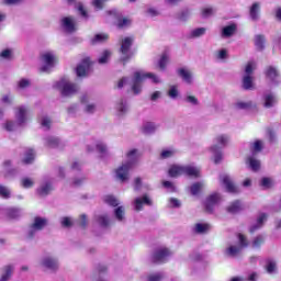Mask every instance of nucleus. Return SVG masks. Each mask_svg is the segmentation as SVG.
Returning a JSON list of instances; mask_svg holds the SVG:
<instances>
[{
  "mask_svg": "<svg viewBox=\"0 0 281 281\" xmlns=\"http://www.w3.org/2000/svg\"><path fill=\"white\" fill-rule=\"evenodd\" d=\"M0 196H2V199H10V189H8V187L0 186Z\"/></svg>",
  "mask_w": 281,
  "mask_h": 281,
  "instance_id": "obj_56",
  "label": "nucleus"
},
{
  "mask_svg": "<svg viewBox=\"0 0 281 281\" xmlns=\"http://www.w3.org/2000/svg\"><path fill=\"white\" fill-rule=\"evenodd\" d=\"M89 71H91V59L85 58L76 68V74L78 78H85L89 76Z\"/></svg>",
  "mask_w": 281,
  "mask_h": 281,
  "instance_id": "obj_13",
  "label": "nucleus"
},
{
  "mask_svg": "<svg viewBox=\"0 0 281 281\" xmlns=\"http://www.w3.org/2000/svg\"><path fill=\"white\" fill-rule=\"evenodd\" d=\"M139 157V150L137 149H131L126 153V161L115 169V177L119 181L122 183H124V181H128L130 172L135 168V166H137Z\"/></svg>",
  "mask_w": 281,
  "mask_h": 281,
  "instance_id": "obj_1",
  "label": "nucleus"
},
{
  "mask_svg": "<svg viewBox=\"0 0 281 281\" xmlns=\"http://www.w3.org/2000/svg\"><path fill=\"white\" fill-rule=\"evenodd\" d=\"M214 142L215 144L210 148V153L213 155L214 164H221L223 160V151L221 149L229 144V136L227 134H220L215 137Z\"/></svg>",
  "mask_w": 281,
  "mask_h": 281,
  "instance_id": "obj_3",
  "label": "nucleus"
},
{
  "mask_svg": "<svg viewBox=\"0 0 281 281\" xmlns=\"http://www.w3.org/2000/svg\"><path fill=\"white\" fill-rule=\"evenodd\" d=\"M216 12V10H214V8H204L202 10V16L204 19H207L209 16H212V14H214Z\"/></svg>",
  "mask_w": 281,
  "mask_h": 281,
  "instance_id": "obj_57",
  "label": "nucleus"
},
{
  "mask_svg": "<svg viewBox=\"0 0 281 281\" xmlns=\"http://www.w3.org/2000/svg\"><path fill=\"white\" fill-rule=\"evenodd\" d=\"M95 149L98 153L104 154L106 153V144L103 142H97L95 144L87 145L88 153H93Z\"/></svg>",
  "mask_w": 281,
  "mask_h": 281,
  "instance_id": "obj_19",
  "label": "nucleus"
},
{
  "mask_svg": "<svg viewBox=\"0 0 281 281\" xmlns=\"http://www.w3.org/2000/svg\"><path fill=\"white\" fill-rule=\"evenodd\" d=\"M59 144V140L57 137H54V136H49L47 138H45V145L48 147V148H56Z\"/></svg>",
  "mask_w": 281,
  "mask_h": 281,
  "instance_id": "obj_37",
  "label": "nucleus"
},
{
  "mask_svg": "<svg viewBox=\"0 0 281 281\" xmlns=\"http://www.w3.org/2000/svg\"><path fill=\"white\" fill-rule=\"evenodd\" d=\"M259 14H260V3L255 2L250 8V19L252 21H258Z\"/></svg>",
  "mask_w": 281,
  "mask_h": 281,
  "instance_id": "obj_29",
  "label": "nucleus"
},
{
  "mask_svg": "<svg viewBox=\"0 0 281 281\" xmlns=\"http://www.w3.org/2000/svg\"><path fill=\"white\" fill-rule=\"evenodd\" d=\"M175 155H177L175 148H166L160 153V159H170V157H175Z\"/></svg>",
  "mask_w": 281,
  "mask_h": 281,
  "instance_id": "obj_32",
  "label": "nucleus"
},
{
  "mask_svg": "<svg viewBox=\"0 0 281 281\" xmlns=\"http://www.w3.org/2000/svg\"><path fill=\"white\" fill-rule=\"evenodd\" d=\"M227 58V50L226 49H221L216 54V59L217 60H225Z\"/></svg>",
  "mask_w": 281,
  "mask_h": 281,
  "instance_id": "obj_64",
  "label": "nucleus"
},
{
  "mask_svg": "<svg viewBox=\"0 0 281 281\" xmlns=\"http://www.w3.org/2000/svg\"><path fill=\"white\" fill-rule=\"evenodd\" d=\"M276 102H277L276 95L266 94V97H265V106H266V109H271V106H273V104H276Z\"/></svg>",
  "mask_w": 281,
  "mask_h": 281,
  "instance_id": "obj_40",
  "label": "nucleus"
},
{
  "mask_svg": "<svg viewBox=\"0 0 281 281\" xmlns=\"http://www.w3.org/2000/svg\"><path fill=\"white\" fill-rule=\"evenodd\" d=\"M54 89H57L58 91H60L61 95L68 98L69 95L78 93L80 87L69 81L68 78H61L59 81L54 83Z\"/></svg>",
  "mask_w": 281,
  "mask_h": 281,
  "instance_id": "obj_4",
  "label": "nucleus"
},
{
  "mask_svg": "<svg viewBox=\"0 0 281 281\" xmlns=\"http://www.w3.org/2000/svg\"><path fill=\"white\" fill-rule=\"evenodd\" d=\"M203 182H196L191 186V194L196 195L201 190H203Z\"/></svg>",
  "mask_w": 281,
  "mask_h": 281,
  "instance_id": "obj_47",
  "label": "nucleus"
},
{
  "mask_svg": "<svg viewBox=\"0 0 281 281\" xmlns=\"http://www.w3.org/2000/svg\"><path fill=\"white\" fill-rule=\"evenodd\" d=\"M168 63H170V55H168L167 53H164L158 59L157 66L161 71H165Z\"/></svg>",
  "mask_w": 281,
  "mask_h": 281,
  "instance_id": "obj_28",
  "label": "nucleus"
},
{
  "mask_svg": "<svg viewBox=\"0 0 281 281\" xmlns=\"http://www.w3.org/2000/svg\"><path fill=\"white\" fill-rule=\"evenodd\" d=\"M116 25L120 29L128 27V25H131V20L127 19V18H120V16H117Z\"/></svg>",
  "mask_w": 281,
  "mask_h": 281,
  "instance_id": "obj_45",
  "label": "nucleus"
},
{
  "mask_svg": "<svg viewBox=\"0 0 281 281\" xmlns=\"http://www.w3.org/2000/svg\"><path fill=\"white\" fill-rule=\"evenodd\" d=\"M133 37H124L121 41V60H123V63H126V60H128V58H131V56H133V54H131V47L133 45Z\"/></svg>",
  "mask_w": 281,
  "mask_h": 281,
  "instance_id": "obj_10",
  "label": "nucleus"
},
{
  "mask_svg": "<svg viewBox=\"0 0 281 281\" xmlns=\"http://www.w3.org/2000/svg\"><path fill=\"white\" fill-rule=\"evenodd\" d=\"M169 207H181V201L176 198L169 199Z\"/></svg>",
  "mask_w": 281,
  "mask_h": 281,
  "instance_id": "obj_63",
  "label": "nucleus"
},
{
  "mask_svg": "<svg viewBox=\"0 0 281 281\" xmlns=\"http://www.w3.org/2000/svg\"><path fill=\"white\" fill-rule=\"evenodd\" d=\"M156 131L157 124L153 122L144 123L142 126V133H144V135H153V133H155Z\"/></svg>",
  "mask_w": 281,
  "mask_h": 281,
  "instance_id": "obj_22",
  "label": "nucleus"
},
{
  "mask_svg": "<svg viewBox=\"0 0 281 281\" xmlns=\"http://www.w3.org/2000/svg\"><path fill=\"white\" fill-rule=\"evenodd\" d=\"M167 94L172 100L177 99L179 97V90L177 89V86H170Z\"/></svg>",
  "mask_w": 281,
  "mask_h": 281,
  "instance_id": "obj_48",
  "label": "nucleus"
},
{
  "mask_svg": "<svg viewBox=\"0 0 281 281\" xmlns=\"http://www.w3.org/2000/svg\"><path fill=\"white\" fill-rule=\"evenodd\" d=\"M116 111H119L120 115H123V113H126V111H128V104L126 103V100H119V102L116 103Z\"/></svg>",
  "mask_w": 281,
  "mask_h": 281,
  "instance_id": "obj_31",
  "label": "nucleus"
},
{
  "mask_svg": "<svg viewBox=\"0 0 281 281\" xmlns=\"http://www.w3.org/2000/svg\"><path fill=\"white\" fill-rule=\"evenodd\" d=\"M263 243H265V237H263L262 235L257 236V237L252 240V247H254V249H258V247H260Z\"/></svg>",
  "mask_w": 281,
  "mask_h": 281,
  "instance_id": "obj_53",
  "label": "nucleus"
},
{
  "mask_svg": "<svg viewBox=\"0 0 281 281\" xmlns=\"http://www.w3.org/2000/svg\"><path fill=\"white\" fill-rule=\"evenodd\" d=\"M0 58H3L4 60H10L12 58V50L11 49H4L0 53Z\"/></svg>",
  "mask_w": 281,
  "mask_h": 281,
  "instance_id": "obj_61",
  "label": "nucleus"
},
{
  "mask_svg": "<svg viewBox=\"0 0 281 281\" xmlns=\"http://www.w3.org/2000/svg\"><path fill=\"white\" fill-rule=\"evenodd\" d=\"M276 269H277L276 261L268 260L266 265L267 273H276Z\"/></svg>",
  "mask_w": 281,
  "mask_h": 281,
  "instance_id": "obj_49",
  "label": "nucleus"
},
{
  "mask_svg": "<svg viewBox=\"0 0 281 281\" xmlns=\"http://www.w3.org/2000/svg\"><path fill=\"white\" fill-rule=\"evenodd\" d=\"M56 54L52 50H46L42 53L41 55V67L40 71L43 74H47L48 71H52L54 67H56Z\"/></svg>",
  "mask_w": 281,
  "mask_h": 281,
  "instance_id": "obj_6",
  "label": "nucleus"
},
{
  "mask_svg": "<svg viewBox=\"0 0 281 281\" xmlns=\"http://www.w3.org/2000/svg\"><path fill=\"white\" fill-rule=\"evenodd\" d=\"M267 221V214L260 213L259 216L257 217V223L250 227V233L254 234L256 229H260L262 225H265Z\"/></svg>",
  "mask_w": 281,
  "mask_h": 281,
  "instance_id": "obj_23",
  "label": "nucleus"
},
{
  "mask_svg": "<svg viewBox=\"0 0 281 281\" xmlns=\"http://www.w3.org/2000/svg\"><path fill=\"white\" fill-rule=\"evenodd\" d=\"M266 76L271 80V82H278V78H280V72H278V69L276 67L270 66L266 70Z\"/></svg>",
  "mask_w": 281,
  "mask_h": 281,
  "instance_id": "obj_21",
  "label": "nucleus"
},
{
  "mask_svg": "<svg viewBox=\"0 0 281 281\" xmlns=\"http://www.w3.org/2000/svg\"><path fill=\"white\" fill-rule=\"evenodd\" d=\"M255 46L259 50L265 49V36H262V35L255 36Z\"/></svg>",
  "mask_w": 281,
  "mask_h": 281,
  "instance_id": "obj_43",
  "label": "nucleus"
},
{
  "mask_svg": "<svg viewBox=\"0 0 281 281\" xmlns=\"http://www.w3.org/2000/svg\"><path fill=\"white\" fill-rule=\"evenodd\" d=\"M161 280H164V273L161 272H156L148 276V281H161Z\"/></svg>",
  "mask_w": 281,
  "mask_h": 281,
  "instance_id": "obj_54",
  "label": "nucleus"
},
{
  "mask_svg": "<svg viewBox=\"0 0 281 281\" xmlns=\"http://www.w3.org/2000/svg\"><path fill=\"white\" fill-rule=\"evenodd\" d=\"M105 41H109V35L99 33L92 38V45H97V43H104Z\"/></svg>",
  "mask_w": 281,
  "mask_h": 281,
  "instance_id": "obj_39",
  "label": "nucleus"
},
{
  "mask_svg": "<svg viewBox=\"0 0 281 281\" xmlns=\"http://www.w3.org/2000/svg\"><path fill=\"white\" fill-rule=\"evenodd\" d=\"M125 214H126V210L124 209V206H119L114 210V216L116 221H120V222L124 221Z\"/></svg>",
  "mask_w": 281,
  "mask_h": 281,
  "instance_id": "obj_33",
  "label": "nucleus"
},
{
  "mask_svg": "<svg viewBox=\"0 0 281 281\" xmlns=\"http://www.w3.org/2000/svg\"><path fill=\"white\" fill-rule=\"evenodd\" d=\"M218 203H221V194L218 193L211 194L205 202V207L207 212H212V210H214V206L218 205Z\"/></svg>",
  "mask_w": 281,
  "mask_h": 281,
  "instance_id": "obj_17",
  "label": "nucleus"
},
{
  "mask_svg": "<svg viewBox=\"0 0 281 281\" xmlns=\"http://www.w3.org/2000/svg\"><path fill=\"white\" fill-rule=\"evenodd\" d=\"M148 78H149V80H151V82H154V85H159V82H161V79L159 78V76H157L153 72H146L144 70H136L133 74L130 85L132 87V91H133L134 95H139V93H142V89L144 87V81Z\"/></svg>",
  "mask_w": 281,
  "mask_h": 281,
  "instance_id": "obj_2",
  "label": "nucleus"
},
{
  "mask_svg": "<svg viewBox=\"0 0 281 281\" xmlns=\"http://www.w3.org/2000/svg\"><path fill=\"white\" fill-rule=\"evenodd\" d=\"M21 186L22 188H26V189L34 188V180L31 178H23L21 180Z\"/></svg>",
  "mask_w": 281,
  "mask_h": 281,
  "instance_id": "obj_50",
  "label": "nucleus"
},
{
  "mask_svg": "<svg viewBox=\"0 0 281 281\" xmlns=\"http://www.w3.org/2000/svg\"><path fill=\"white\" fill-rule=\"evenodd\" d=\"M34 149H26L24 158H23V162L24 164H32V161H34Z\"/></svg>",
  "mask_w": 281,
  "mask_h": 281,
  "instance_id": "obj_42",
  "label": "nucleus"
},
{
  "mask_svg": "<svg viewBox=\"0 0 281 281\" xmlns=\"http://www.w3.org/2000/svg\"><path fill=\"white\" fill-rule=\"evenodd\" d=\"M254 71H256V61H249L245 67V75L243 77V89L246 91L256 89L254 85Z\"/></svg>",
  "mask_w": 281,
  "mask_h": 281,
  "instance_id": "obj_7",
  "label": "nucleus"
},
{
  "mask_svg": "<svg viewBox=\"0 0 281 281\" xmlns=\"http://www.w3.org/2000/svg\"><path fill=\"white\" fill-rule=\"evenodd\" d=\"M186 102H188L189 104H192L193 106H196L199 104V99H196V97L194 95H188L186 98Z\"/></svg>",
  "mask_w": 281,
  "mask_h": 281,
  "instance_id": "obj_62",
  "label": "nucleus"
},
{
  "mask_svg": "<svg viewBox=\"0 0 281 281\" xmlns=\"http://www.w3.org/2000/svg\"><path fill=\"white\" fill-rule=\"evenodd\" d=\"M47 226V218L45 217H35L33 224L29 226L27 229V238H34L37 232L45 228Z\"/></svg>",
  "mask_w": 281,
  "mask_h": 281,
  "instance_id": "obj_9",
  "label": "nucleus"
},
{
  "mask_svg": "<svg viewBox=\"0 0 281 281\" xmlns=\"http://www.w3.org/2000/svg\"><path fill=\"white\" fill-rule=\"evenodd\" d=\"M263 146H265V144L262 143V140H255L251 144L252 155H256V154L260 153V150H262Z\"/></svg>",
  "mask_w": 281,
  "mask_h": 281,
  "instance_id": "obj_41",
  "label": "nucleus"
},
{
  "mask_svg": "<svg viewBox=\"0 0 281 281\" xmlns=\"http://www.w3.org/2000/svg\"><path fill=\"white\" fill-rule=\"evenodd\" d=\"M8 215L10 216V218H19V216H21V210H19V209H9Z\"/></svg>",
  "mask_w": 281,
  "mask_h": 281,
  "instance_id": "obj_55",
  "label": "nucleus"
},
{
  "mask_svg": "<svg viewBox=\"0 0 281 281\" xmlns=\"http://www.w3.org/2000/svg\"><path fill=\"white\" fill-rule=\"evenodd\" d=\"M97 222L101 225V227H108L109 226V216L99 215V216H97Z\"/></svg>",
  "mask_w": 281,
  "mask_h": 281,
  "instance_id": "obj_51",
  "label": "nucleus"
},
{
  "mask_svg": "<svg viewBox=\"0 0 281 281\" xmlns=\"http://www.w3.org/2000/svg\"><path fill=\"white\" fill-rule=\"evenodd\" d=\"M172 256V251L166 247L158 248L153 255V261L157 263L166 262Z\"/></svg>",
  "mask_w": 281,
  "mask_h": 281,
  "instance_id": "obj_12",
  "label": "nucleus"
},
{
  "mask_svg": "<svg viewBox=\"0 0 281 281\" xmlns=\"http://www.w3.org/2000/svg\"><path fill=\"white\" fill-rule=\"evenodd\" d=\"M194 231L196 234H205V232H210V224L198 223L195 224Z\"/></svg>",
  "mask_w": 281,
  "mask_h": 281,
  "instance_id": "obj_34",
  "label": "nucleus"
},
{
  "mask_svg": "<svg viewBox=\"0 0 281 281\" xmlns=\"http://www.w3.org/2000/svg\"><path fill=\"white\" fill-rule=\"evenodd\" d=\"M260 186L262 188H271V186H273V180H271L270 178H262Z\"/></svg>",
  "mask_w": 281,
  "mask_h": 281,
  "instance_id": "obj_59",
  "label": "nucleus"
},
{
  "mask_svg": "<svg viewBox=\"0 0 281 281\" xmlns=\"http://www.w3.org/2000/svg\"><path fill=\"white\" fill-rule=\"evenodd\" d=\"M41 126L44 128V131H49V126H52V120L47 116H43L41 119Z\"/></svg>",
  "mask_w": 281,
  "mask_h": 281,
  "instance_id": "obj_52",
  "label": "nucleus"
},
{
  "mask_svg": "<svg viewBox=\"0 0 281 281\" xmlns=\"http://www.w3.org/2000/svg\"><path fill=\"white\" fill-rule=\"evenodd\" d=\"M234 34H236V24H231L222 29L223 38H229V36H234Z\"/></svg>",
  "mask_w": 281,
  "mask_h": 281,
  "instance_id": "obj_26",
  "label": "nucleus"
},
{
  "mask_svg": "<svg viewBox=\"0 0 281 281\" xmlns=\"http://www.w3.org/2000/svg\"><path fill=\"white\" fill-rule=\"evenodd\" d=\"M16 123L8 121L4 124L5 131H16L18 126H22L27 122V108L19 106L15 111Z\"/></svg>",
  "mask_w": 281,
  "mask_h": 281,
  "instance_id": "obj_5",
  "label": "nucleus"
},
{
  "mask_svg": "<svg viewBox=\"0 0 281 281\" xmlns=\"http://www.w3.org/2000/svg\"><path fill=\"white\" fill-rule=\"evenodd\" d=\"M221 181L224 188H226V191H228L231 194H238V192H240V190L238 189V187H236V184H234V181H232V178L229 176H221Z\"/></svg>",
  "mask_w": 281,
  "mask_h": 281,
  "instance_id": "obj_14",
  "label": "nucleus"
},
{
  "mask_svg": "<svg viewBox=\"0 0 281 281\" xmlns=\"http://www.w3.org/2000/svg\"><path fill=\"white\" fill-rule=\"evenodd\" d=\"M104 3H106V0H93L92 5L95 8V10H102L104 8Z\"/></svg>",
  "mask_w": 281,
  "mask_h": 281,
  "instance_id": "obj_60",
  "label": "nucleus"
},
{
  "mask_svg": "<svg viewBox=\"0 0 281 281\" xmlns=\"http://www.w3.org/2000/svg\"><path fill=\"white\" fill-rule=\"evenodd\" d=\"M169 177L177 178L181 177V175H184V166L181 165H173L169 168L168 171Z\"/></svg>",
  "mask_w": 281,
  "mask_h": 281,
  "instance_id": "obj_20",
  "label": "nucleus"
},
{
  "mask_svg": "<svg viewBox=\"0 0 281 281\" xmlns=\"http://www.w3.org/2000/svg\"><path fill=\"white\" fill-rule=\"evenodd\" d=\"M236 109H251L254 106V103L251 101H238L235 103Z\"/></svg>",
  "mask_w": 281,
  "mask_h": 281,
  "instance_id": "obj_46",
  "label": "nucleus"
},
{
  "mask_svg": "<svg viewBox=\"0 0 281 281\" xmlns=\"http://www.w3.org/2000/svg\"><path fill=\"white\" fill-rule=\"evenodd\" d=\"M104 201L108 205H112V207H117V205H120V201L113 195H105Z\"/></svg>",
  "mask_w": 281,
  "mask_h": 281,
  "instance_id": "obj_44",
  "label": "nucleus"
},
{
  "mask_svg": "<svg viewBox=\"0 0 281 281\" xmlns=\"http://www.w3.org/2000/svg\"><path fill=\"white\" fill-rule=\"evenodd\" d=\"M12 271H14L12 266H7L4 268V272L0 277V281H8V280H10V278H12Z\"/></svg>",
  "mask_w": 281,
  "mask_h": 281,
  "instance_id": "obj_35",
  "label": "nucleus"
},
{
  "mask_svg": "<svg viewBox=\"0 0 281 281\" xmlns=\"http://www.w3.org/2000/svg\"><path fill=\"white\" fill-rule=\"evenodd\" d=\"M111 58V52L110 50H103L101 56L98 59L99 65H106L109 63V59Z\"/></svg>",
  "mask_w": 281,
  "mask_h": 281,
  "instance_id": "obj_38",
  "label": "nucleus"
},
{
  "mask_svg": "<svg viewBox=\"0 0 281 281\" xmlns=\"http://www.w3.org/2000/svg\"><path fill=\"white\" fill-rule=\"evenodd\" d=\"M179 76L187 82V85H192V72L186 68H180L178 70Z\"/></svg>",
  "mask_w": 281,
  "mask_h": 281,
  "instance_id": "obj_27",
  "label": "nucleus"
},
{
  "mask_svg": "<svg viewBox=\"0 0 281 281\" xmlns=\"http://www.w3.org/2000/svg\"><path fill=\"white\" fill-rule=\"evenodd\" d=\"M248 164H249V167L251 168V170H254V172H258V170H260V160H258L254 157H249Z\"/></svg>",
  "mask_w": 281,
  "mask_h": 281,
  "instance_id": "obj_36",
  "label": "nucleus"
},
{
  "mask_svg": "<svg viewBox=\"0 0 281 281\" xmlns=\"http://www.w3.org/2000/svg\"><path fill=\"white\" fill-rule=\"evenodd\" d=\"M238 240L239 245H229L226 247L224 254L228 258H236L237 256H240V251L243 250V247H247V238L243 234H238Z\"/></svg>",
  "mask_w": 281,
  "mask_h": 281,
  "instance_id": "obj_8",
  "label": "nucleus"
},
{
  "mask_svg": "<svg viewBox=\"0 0 281 281\" xmlns=\"http://www.w3.org/2000/svg\"><path fill=\"white\" fill-rule=\"evenodd\" d=\"M133 205L136 212H142L144 205H153V200L148 195H143L142 198H136Z\"/></svg>",
  "mask_w": 281,
  "mask_h": 281,
  "instance_id": "obj_16",
  "label": "nucleus"
},
{
  "mask_svg": "<svg viewBox=\"0 0 281 281\" xmlns=\"http://www.w3.org/2000/svg\"><path fill=\"white\" fill-rule=\"evenodd\" d=\"M52 190H54L52 182L44 181L37 189V194H40V196H47V194H49V192H52Z\"/></svg>",
  "mask_w": 281,
  "mask_h": 281,
  "instance_id": "obj_18",
  "label": "nucleus"
},
{
  "mask_svg": "<svg viewBox=\"0 0 281 281\" xmlns=\"http://www.w3.org/2000/svg\"><path fill=\"white\" fill-rule=\"evenodd\" d=\"M207 29L205 27H198L190 31L188 34V38H201V36H205Z\"/></svg>",
  "mask_w": 281,
  "mask_h": 281,
  "instance_id": "obj_24",
  "label": "nucleus"
},
{
  "mask_svg": "<svg viewBox=\"0 0 281 281\" xmlns=\"http://www.w3.org/2000/svg\"><path fill=\"white\" fill-rule=\"evenodd\" d=\"M40 267L48 271H56L59 267L58 259L52 256H44L40 260Z\"/></svg>",
  "mask_w": 281,
  "mask_h": 281,
  "instance_id": "obj_11",
  "label": "nucleus"
},
{
  "mask_svg": "<svg viewBox=\"0 0 281 281\" xmlns=\"http://www.w3.org/2000/svg\"><path fill=\"white\" fill-rule=\"evenodd\" d=\"M60 223L61 227H71V225H74V221H71V217H61Z\"/></svg>",
  "mask_w": 281,
  "mask_h": 281,
  "instance_id": "obj_58",
  "label": "nucleus"
},
{
  "mask_svg": "<svg viewBox=\"0 0 281 281\" xmlns=\"http://www.w3.org/2000/svg\"><path fill=\"white\" fill-rule=\"evenodd\" d=\"M78 25V22L72 16H66L61 20V27L65 30L68 34H71L76 32V27Z\"/></svg>",
  "mask_w": 281,
  "mask_h": 281,
  "instance_id": "obj_15",
  "label": "nucleus"
},
{
  "mask_svg": "<svg viewBox=\"0 0 281 281\" xmlns=\"http://www.w3.org/2000/svg\"><path fill=\"white\" fill-rule=\"evenodd\" d=\"M243 210V203L240 201H235L227 207V212L231 214H236L237 212H240Z\"/></svg>",
  "mask_w": 281,
  "mask_h": 281,
  "instance_id": "obj_30",
  "label": "nucleus"
},
{
  "mask_svg": "<svg viewBox=\"0 0 281 281\" xmlns=\"http://www.w3.org/2000/svg\"><path fill=\"white\" fill-rule=\"evenodd\" d=\"M184 175L187 177H200L201 175V169L199 167L194 166H184Z\"/></svg>",
  "mask_w": 281,
  "mask_h": 281,
  "instance_id": "obj_25",
  "label": "nucleus"
}]
</instances>
